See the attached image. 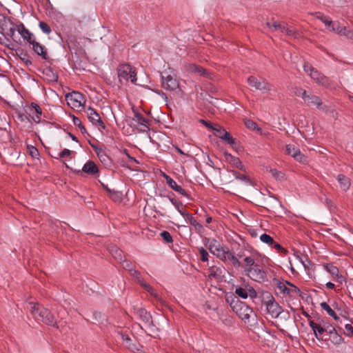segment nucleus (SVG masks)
Here are the masks:
<instances>
[{"label":"nucleus","mask_w":353,"mask_h":353,"mask_svg":"<svg viewBox=\"0 0 353 353\" xmlns=\"http://www.w3.org/2000/svg\"><path fill=\"white\" fill-rule=\"evenodd\" d=\"M263 303L265 305L268 313L272 318H277L283 312L282 307L275 301L274 296L266 292L263 296Z\"/></svg>","instance_id":"obj_7"},{"label":"nucleus","mask_w":353,"mask_h":353,"mask_svg":"<svg viewBox=\"0 0 353 353\" xmlns=\"http://www.w3.org/2000/svg\"><path fill=\"white\" fill-rule=\"evenodd\" d=\"M247 82L250 86L254 88L257 90L269 91L271 90L270 84L262 78L250 76L247 79Z\"/></svg>","instance_id":"obj_10"},{"label":"nucleus","mask_w":353,"mask_h":353,"mask_svg":"<svg viewBox=\"0 0 353 353\" xmlns=\"http://www.w3.org/2000/svg\"><path fill=\"white\" fill-rule=\"evenodd\" d=\"M235 294L242 299H247L248 296L247 290L241 287L236 288Z\"/></svg>","instance_id":"obj_51"},{"label":"nucleus","mask_w":353,"mask_h":353,"mask_svg":"<svg viewBox=\"0 0 353 353\" xmlns=\"http://www.w3.org/2000/svg\"><path fill=\"white\" fill-rule=\"evenodd\" d=\"M245 125L250 130L257 131L260 133L262 132V129L258 127L256 122L251 119H246L244 121Z\"/></svg>","instance_id":"obj_37"},{"label":"nucleus","mask_w":353,"mask_h":353,"mask_svg":"<svg viewBox=\"0 0 353 353\" xmlns=\"http://www.w3.org/2000/svg\"><path fill=\"white\" fill-rule=\"evenodd\" d=\"M307 93V91L301 88H294V94L297 97H301L303 99Z\"/></svg>","instance_id":"obj_58"},{"label":"nucleus","mask_w":353,"mask_h":353,"mask_svg":"<svg viewBox=\"0 0 353 353\" xmlns=\"http://www.w3.org/2000/svg\"><path fill=\"white\" fill-rule=\"evenodd\" d=\"M286 283L289 286L292 287V289H288V288L281 281H279L277 283V288L281 290L282 293H283L284 294H288L289 296H292L293 294H296L299 295L300 297L303 298V292L298 287L295 286L294 284L288 281H286Z\"/></svg>","instance_id":"obj_12"},{"label":"nucleus","mask_w":353,"mask_h":353,"mask_svg":"<svg viewBox=\"0 0 353 353\" xmlns=\"http://www.w3.org/2000/svg\"><path fill=\"white\" fill-rule=\"evenodd\" d=\"M20 54H19L20 59L26 64V65H31L32 64V61L30 59L29 54L27 52L23 50H20Z\"/></svg>","instance_id":"obj_38"},{"label":"nucleus","mask_w":353,"mask_h":353,"mask_svg":"<svg viewBox=\"0 0 353 353\" xmlns=\"http://www.w3.org/2000/svg\"><path fill=\"white\" fill-rule=\"evenodd\" d=\"M110 252L112 256L117 261H123V259L125 258L123 255V252L121 250L119 249L117 247L114 246L110 250Z\"/></svg>","instance_id":"obj_33"},{"label":"nucleus","mask_w":353,"mask_h":353,"mask_svg":"<svg viewBox=\"0 0 353 353\" xmlns=\"http://www.w3.org/2000/svg\"><path fill=\"white\" fill-rule=\"evenodd\" d=\"M323 267L333 277L342 279V275L339 274V268L334 265L333 263H325L323 265Z\"/></svg>","instance_id":"obj_29"},{"label":"nucleus","mask_w":353,"mask_h":353,"mask_svg":"<svg viewBox=\"0 0 353 353\" xmlns=\"http://www.w3.org/2000/svg\"><path fill=\"white\" fill-rule=\"evenodd\" d=\"M296 154H294L293 158L300 163H306L307 162V157L303 154L301 150H296Z\"/></svg>","instance_id":"obj_43"},{"label":"nucleus","mask_w":353,"mask_h":353,"mask_svg":"<svg viewBox=\"0 0 353 353\" xmlns=\"http://www.w3.org/2000/svg\"><path fill=\"white\" fill-rule=\"evenodd\" d=\"M28 148V152H29V154L32 157V158L33 159H39V152L38 150V149L33 146V145H28L27 146Z\"/></svg>","instance_id":"obj_45"},{"label":"nucleus","mask_w":353,"mask_h":353,"mask_svg":"<svg viewBox=\"0 0 353 353\" xmlns=\"http://www.w3.org/2000/svg\"><path fill=\"white\" fill-rule=\"evenodd\" d=\"M139 283L152 296L157 299L158 298V294L157 293V291L150 285L145 283L143 280H139Z\"/></svg>","instance_id":"obj_36"},{"label":"nucleus","mask_w":353,"mask_h":353,"mask_svg":"<svg viewBox=\"0 0 353 353\" xmlns=\"http://www.w3.org/2000/svg\"><path fill=\"white\" fill-rule=\"evenodd\" d=\"M270 172L271 173L272 176L278 181H282L285 179V174L281 171L277 170L275 168H270Z\"/></svg>","instance_id":"obj_39"},{"label":"nucleus","mask_w":353,"mask_h":353,"mask_svg":"<svg viewBox=\"0 0 353 353\" xmlns=\"http://www.w3.org/2000/svg\"><path fill=\"white\" fill-rule=\"evenodd\" d=\"M122 196L121 192L116 191L110 198L115 202H120L122 200Z\"/></svg>","instance_id":"obj_59"},{"label":"nucleus","mask_w":353,"mask_h":353,"mask_svg":"<svg viewBox=\"0 0 353 353\" xmlns=\"http://www.w3.org/2000/svg\"><path fill=\"white\" fill-rule=\"evenodd\" d=\"M72 97H73V98H71V99H73L74 103H76L74 104V105L76 107L77 106L79 107V106L83 105V104L85 102L84 96L82 94H81L80 92H74L73 95H72Z\"/></svg>","instance_id":"obj_31"},{"label":"nucleus","mask_w":353,"mask_h":353,"mask_svg":"<svg viewBox=\"0 0 353 353\" xmlns=\"http://www.w3.org/2000/svg\"><path fill=\"white\" fill-rule=\"evenodd\" d=\"M73 123L75 125L79 127L82 134H85L88 133L85 126L82 124L81 120L78 117L74 116L73 117Z\"/></svg>","instance_id":"obj_48"},{"label":"nucleus","mask_w":353,"mask_h":353,"mask_svg":"<svg viewBox=\"0 0 353 353\" xmlns=\"http://www.w3.org/2000/svg\"><path fill=\"white\" fill-rule=\"evenodd\" d=\"M43 74L46 77V79L51 83H56L58 81L59 75L56 71L54 70L50 66L46 67L43 70Z\"/></svg>","instance_id":"obj_23"},{"label":"nucleus","mask_w":353,"mask_h":353,"mask_svg":"<svg viewBox=\"0 0 353 353\" xmlns=\"http://www.w3.org/2000/svg\"><path fill=\"white\" fill-rule=\"evenodd\" d=\"M337 181H339L341 188L346 192L351 185L350 179L344 174H340L337 176Z\"/></svg>","instance_id":"obj_27"},{"label":"nucleus","mask_w":353,"mask_h":353,"mask_svg":"<svg viewBox=\"0 0 353 353\" xmlns=\"http://www.w3.org/2000/svg\"><path fill=\"white\" fill-rule=\"evenodd\" d=\"M19 33L23 39L27 41L29 43L34 39L33 34L25 27L23 23L19 22V24L16 25L15 30Z\"/></svg>","instance_id":"obj_20"},{"label":"nucleus","mask_w":353,"mask_h":353,"mask_svg":"<svg viewBox=\"0 0 353 353\" xmlns=\"http://www.w3.org/2000/svg\"><path fill=\"white\" fill-rule=\"evenodd\" d=\"M213 131L214 134L221 139H223L225 135L224 134H227L228 132L224 128H222L219 126L213 128Z\"/></svg>","instance_id":"obj_46"},{"label":"nucleus","mask_w":353,"mask_h":353,"mask_svg":"<svg viewBox=\"0 0 353 353\" xmlns=\"http://www.w3.org/2000/svg\"><path fill=\"white\" fill-rule=\"evenodd\" d=\"M30 313L37 321H41L47 325L59 329L57 321L54 314L47 308L37 303H30Z\"/></svg>","instance_id":"obj_1"},{"label":"nucleus","mask_w":353,"mask_h":353,"mask_svg":"<svg viewBox=\"0 0 353 353\" xmlns=\"http://www.w3.org/2000/svg\"><path fill=\"white\" fill-rule=\"evenodd\" d=\"M87 117L89 121L94 125H98L102 129L105 128V125L101 120L99 113L92 108L88 107L86 110Z\"/></svg>","instance_id":"obj_13"},{"label":"nucleus","mask_w":353,"mask_h":353,"mask_svg":"<svg viewBox=\"0 0 353 353\" xmlns=\"http://www.w3.org/2000/svg\"><path fill=\"white\" fill-rule=\"evenodd\" d=\"M321 307L322 309L325 310L327 313L330 316H332L334 320L338 321L339 319V317L337 316L336 312L331 308V307L326 302L321 303Z\"/></svg>","instance_id":"obj_34"},{"label":"nucleus","mask_w":353,"mask_h":353,"mask_svg":"<svg viewBox=\"0 0 353 353\" xmlns=\"http://www.w3.org/2000/svg\"><path fill=\"white\" fill-rule=\"evenodd\" d=\"M117 333L123 341V345L130 352L134 353H145L143 350V347L138 342L134 343L128 334L123 332H118Z\"/></svg>","instance_id":"obj_8"},{"label":"nucleus","mask_w":353,"mask_h":353,"mask_svg":"<svg viewBox=\"0 0 353 353\" xmlns=\"http://www.w3.org/2000/svg\"><path fill=\"white\" fill-rule=\"evenodd\" d=\"M247 292L248 293V296H250L252 299L256 298L257 296L256 290L251 286H249Z\"/></svg>","instance_id":"obj_63"},{"label":"nucleus","mask_w":353,"mask_h":353,"mask_svg":"<svg viewBox=\"0 0 353 353\" xmlns=\"http://www.w3.org/2000/svg\"><path fill=\"white\" fill-rule=\"evenodd\" d=\"M71 153V150L65 148L61 152L58 153L57 156L52 155V157L58 159L59 158H65L66 157H69L70 156Z\"/></svg>","instance_id":"obj_53"},{"label":"nucleus","mask_w":353,"mask_h":353,"mask_svg":"<svg viewBox=\"0 0 353 353\" xmlns=\"http://www.w3.org/2000/svg\"><path fill=\"white\" fill-rule=\"evenodd\" d=\"M160 236L162 237V239L168 243H170L173 242L172 237L169 232L168 231H163L160 233Z\"/></svg>","instance_id":"obj_52"},{"label":"nucleus","mask_w":353,"mask_h":353,"mask_svg":"<svg viewBox=\"0 0 353 353\" xmlns=\"http://www.w3.org/2000/svg\"><path fill=\"white\" fill-rule=\"evenodd\" d=\"M296 150H300L299 148H296L294 145L288 144L286 145V152L288 154L294 157V154H296Z\"/></svg>","instance_id":"obj_54"},{"label":"nucleus","mask_w":353,"mask_h":353,"mask_svg":"<svg viewBox=\"0 0 353 353\" xmlns=\"http://www.w3.org/2000/svg\"><path fill=\"white\" fill-rule=\"evenodd\" d=\"M303 70L316 83L325 88H330L332 86L331 80L314 68L310 63H304Z\"/></svg>","instance_id":"obj_3"},{"label":"nucleus","mask_w":353,"mask_h":353,"mask_svg":"<svg viewBox=\"0 0 353 353\" xmlns=\"http://www.w3.org/2000/svg\"><path fill=\"white\" fill-rule=\"evenodd\" d=\"M199 252L200 254V259L201 261L206 262L208 261L209 254L204 248L201 247L200 248H199Z\"/></svg>","instance_id":"obj_50"},{"label":"nucleus","mask_w":353,"mask_h":353,"mask_svg":"<svg viewBox=\"0 0 353 353\" xmlns=\"http://www.w3.org/2000/svg\"><path fill=\"white\" fill-rule=\"evenodd\" d=\"M267 27L270 29L271 31H281V27L283 26V23H278V22H274L272 23L270 22H266Z\"/></svg>","instance_id":"obj_44"},{"label":"nucleus","mask_w":353,"mask_h":353,"mask_svg":"<svg viewBox=\"0 0 353 353\" xmlns=\"http://www.w3.org/2000/svg\"><path fill=\"white\" fill-rule=\"evenodd\" d=\"M79 172H81V171H79ZM81 172L85 173L88 175L98 176L99 170L94 161L89 160L83 166Z\"/></svg>","instance_id":"obj_19"},{"label":"nucleus","mask_w":353,"mask_h":353,"mask_svg":"<svg viewBox=\"0 0 353 353\" xmlns=\"http://www.w3.org/2000/svg\"><path fill=\"white\" fill-rule=\"evenodd\" d=\"M223 267L213 265L208 269V276L215 279H221L223 277Z\"/></svg>","instance_id":"obj_24"},{"label":"nucleus","mask_w":353,"mask_h":353,"mask_svg":"<svg viewBox=\"0 0 353 353\" xmlns=\"http://www.w3.org/2000/svg\"><path fill=\"white\" fill-rule=\"evenodd\" d=\"M0 34L5 37L6 41H10L8 37L16 41L15 36V26L12 21L7 18L4 14H0Z\"/></svg>","instance_id":"obj_6"},{"label":"nucleus","mask_w":353,"mask_h":353,"mask_svg":"<svg viewBox=\"0 0 353 353\" xmlns=\"http://www.w3.org/2000/svg\"><path fill=\"white\" fill-rule=\"evenodd\" d=\"M129 272H130V274L132 276L136 277L138 279V281L139 280H143L142 279H141V273L139 271H137L133 268L132 271H129Z\"/></svg>","instance_id":"obj_64"},{"label":"nucleus","mask_w":353,"mask_h":353,"mask_svg":"<svg viewBox=\"0 0 353 353\" xmlns=\"http://www.w3.org/2000/svg\"><path fill=\"white\" fill-rule=\"evenodd\" d=\"M271 248L275 249L278 253L282 254L283 256H285L288 253L287 249L283 248L281 244L276 241H274V243L272 244Z\"/></svg>","instance_id":"obj_42"},{"label":"nucleus","mask_w":353,"mask_h":353,"mask_svg":"<svg viewBox=\"0 0 353 353\" xmlns=\"http://www.w3.org/2000/svg\"><path fill=\"white\" fill-rule=\"evenodd\" d=\"M134 116L133 120L137 121L139 124L143 125L144 128L149 130V127L147 123H148V119H146L141 113L138 111L133 110Z\"/></svg>","instance_id":"obj_28"},{"label":"nucleus","mask_w":353,"mask_h":353,"mask_svg":"<svg viewBox=\"0 0 353 353\" xmlns=\"http://www.w3.org/2000/svg\"><path fill=\"white\" fill-rule=\"evenodd\" d=\"M101 163L107 168H110L113 163L112 159L107 154L106 152L101 148L92 145Z\"/></svg>","instance_id":"obj_14"},{"label":"nucleus","mask_w":353,"mask_h":353,"mask_svg":"<svg viewBox=\"0 0 353 353\" xmlns=\"http://www.w3.org/2000/svg\"><path fill=\"white\" fill-rule=\"evenodd\" d=\"M39 26L45 34H49L52 31L50 27L44 21H40Z\"/></svg>","instance_id":"obj_56"},{"label":"nucleus","mask_w":353,"mask_h":353,"mask_svg":"<svg viewBox=\"0 0 353 353\" xmlns=\"http://www.w3.org/2000/svg\"><path fill=\"white\" fill-rule=\"evenodd\" d=\"M167 185L175 192L183 195V196L189 199L190 196L187 191L184 190L181 185H178L176 182L172 179L170 176L164 174H163Z\"/></svg>","instance_id":"obj_15"},{"label":"nucleus","mask_w":353,"mask_h":353,"mask_svg":"<svg viewBox=\"0 0 353 353\" xmlns=\"http://www.w3.org/2000/svg\"><path fill=\"white\" fill-rule=\"evenodd\" d=\"M232 310L239 316V318L245 321L249 322V319L252 314L256 316L252 307L248 306L245 303L236 300L231 303Z\"/></svg>","instance_id":"obj_5"},{"label":"nucleus","mask_w":353,"mask_h":353,"mask_svg":"<svg viewBox=\"0 0 353 353\" xmlns=\"http://www.w3.org/2000/svg\"><path fill=\"white\" fill-rule=\"evenodd\" d=\"M117 72L121 83L123 80L125 81L130 80L133 84H136L137 81L136 70L129 63L119 64L117 68Z\"/></svg>","instance_id":"obj_4"},{"label":"nucleus","mask_w":353,"mask_h":353,"mask_svg":"<svg viewBox=\"0 0 353 353\" xmlns=\"http://www.w3.org/2000/svg\"><path fill=\"white\" fill-rule=\"evenodd\" d=\"M30 108L34 109L36 112V115L32 117L33 121L36 123H39V121L41 120V116L42 114L41 108H40V106L38 104H37L34 102L31 103Z\"/></svg>","instance_id":"obj_32"},{"label":"nucleus","mask_w":353,"mask_h":353,"mask_svg":"<svg viewBox=\"0 0 353 353\" xmlns=\"http://www.w3.org/2000/svg\"><path fill=\"white\" fill-rule=\"evenodd\" d=\"M280 32L288 36H293L296 33L294 29L288 26V25L285 23H283V26Z\"/></svg>","instance_id":"obj_41"},{"label":"nucleus","mask_w":353,"mask_h":353,"mask_svg":"<svg viewBox=\"0 0 353 353\" xmlns=\"http://www.w3.org/2000/svg\"><path fill=\"white\" fill-rule=\"evenodd\" d=\"M321 325L323 327V329L325 330V331L326 332L327 334L332 332V330H334L335 329V327L332 325H331L329 323H325L323 321H322Z\"/></svg>","instance_id":"obj_60"},{"label":"nucleus","mask_w":353,"mask_h":353,"mask_svg":"<svg viewBox=\"0 0 353 353\" xmlns=\"http://www.w3.org/2000/svg\"><path fill=\"white\" fill-rule=\"evenodd\" d=\"M189 223L194 227L195 230L199 232H201L203 230V225L199 223L197 220L193 216L192 219H190Z\"/></svg>","instance_id":"obj_47"},{"label":"nucleus","mask_w":353,"mask_h":353,"mask_svg":"<svg viewBox=\"0 0 353 353\" xmlns=\"http://www.w3.org/2000/svg\"><path fill=\"white\" fill-rule=\"evenodd\" d=\"M224 157L225 161L232 167L245 171V168L239 157H234L228 152H224Z\"/></svg>","instance_id":"obj_18"},{"label":"nucleus","mask_w":353,"mask_h":353,"mask_svg":"<svg viewBox=\"0 0 353 353\" xmlns=\"http://www.w3.org/2000/svg\"><path fill=\"white\" fill-rule=\"evenodd\" d=\"M228 261H230L231 264L236 268H239L241 267L243 268V266H244V265L241 263L239 259L229 250H227L225 254V262Z\"/></svg>","instance_id":"obj_25"},{"label":"nucleus","mask_w":353,"mask_h":353,"mask_svg":"<svg viewBox=\"0 0 353 353\" xmlns=\"http://www.w3.org/2000/svg\"><path fill=\"white\" fill-rule=\"evenodd\" d=\"M188 70L192 72L197 73L201 76H205L207 74L205 69L195 64H190L188 66Z\"/></svg>","instance_id":"obj_35"},{"label":"nucleus","mask_w":353,"mask_h":353,"mask_svg":"<svg viewBox=\"0 0 353 353\" xmlns=\"http://www.w3.org/2000/svg\"><path fill=\"white\" fill-rule=\"evenodd\" d=\"M245 263L243 266L244 273L252 280L256 282H263L267 279V274L261 265L255 263L254 259L251 256H245Z\"/></svg>","instance_id":"obj_2"},{"label":"nucleus","mask_w":353,"mask_h":353,"mask_svg":"<svg viewBox=\"0 0 353 353\" xmlns=\"http://www.w3.org/2000/svg\"><path fill=\"white\" fill-rule=\"evenodd\" d=\"M161 85L162 88L168 91H174L179 88V81L172 75L167 74L164 76L161 74Z\"/></svg>","instance_id":"obj_11"},{"label":"nucleus","mask_w":353,"mask_h":353,"mask_svg":"<svg viewBox=\"0 0 353 353\" xmlns=\"http://www.w3.org/2000/svg\"><path fill=\"white\" fill-rule=\"evenodd\" d=\"M223 139L222 140L225 141L227 143L232 145L236 143V139L233 138L230 134L228 132L227 134H224Z\"/></svg>","instance_id":"obj_57"},{"label":"nucleus","mask_w":353,"mask_h":353,"mask_svg":"<svg viewBox=\"0 0 353 353\" xmlns=\"http://www.w3.org/2000/svg\"><path fill=\"white\" fill-rule=\"evenodd\" d=\"M303 101L307 105H316L319 109H324L323 107H322L323 102L318 96L307 94V92Z\"/></svg>","instance_id":"obj_21"},{"label":"nucleus","mask_w":353,"mask_h":353,"mask_svg":"<svg viewBox=\"0 0 353 353\" xmlns=\"http://www.w3.org/2000/svg\"><path fill=\"white\" fill-rule=\"evenodd\" d=\"M309 325H310V327L312 329L316 338L319 341H322L323 338L321 336L324 333H326V332L323 329V327L322 326L321 323H317L313 321H310Z\"/></svg>","instance_id":"obj_22"},{"label":"nucleus","mask_w":353,"mask_h":353,"mask_svg":"<svg viewBox=\"0 0 353 353\" xmlns=\"http://www.w3.org/2000/svg\"><path fill=\"white\" fill-rule=\"evenodd\" d=\"M119 262L121 264L123 269H125L128 271L133 270V268H134L133 265L130 261H128L124 258V259H123V261H119Z\"/></svg>","instance_id":"obj_49"},{"label":"nucleus","mask_w":353,"mask_h":353,"mask_svg":"<svg viewBox=\"0 0 353 353\" xmlns=\"http://www.w3.org/2000/svg\"><path fill=\"white\" fill-rule=\"evenodd\" d=\"M208 249L210 252L223 262H225V254L227 250H225L221 244L215 239L208 240Z\"/></svg>","instance_id":"obj_9"},{"label":"nucleus","mask_w":353,"mask_h":353,"mask_svg":"<svg viewBox=\"0 0 353 353\" xmlns=\"http://www.w3.org/2000/svg\"><path fill=\"white\" fill-rule=\"evenodd\" d=\"M325 26H327V28L330 31H334V32L338 30V29L339 28V26L338 23L333 22L330 19L328 21V23H325Z\"/></svg>","instance_id":"obj_55"},{"label":"nucleus","mask_w":353,"mask_h":353,"mask_svg":"<svg viewBox=\"0 0 353 353\" xmlns=\"http://www.w3.org/2000/svg\"><path fill=\"white\" fill-rule=\"evenodd\" d=\"M30 44L32 46V50L37 55L40 56L44 60L50 61L47 50L44 46L37 42L35 39H33Z\"/></svg>","instance_id":"obj_16"},{"label":"nucleus","mask_w":353,"mask_h":353,"mask_svg":"<svg viewBox=\"0 0 353 353\" xmlns=\"http://www.w3.org/2000/svg\"><path fill=\"white\" fill-rule=\"evenodd\" d=\"M135 314L145 323L146 326L150 327L153 325L152 317L150 313L147 312L145 308L139 307L137 309Z\"/></svg>","instance_id":"obj_17"},{"label":"nucleus","mask_w":353,"mask_h":353,"mask_svg":"<svg viewBox=\"0 0 353 353\" xmlns=\"http://www.w3.org/2000/svg\"><path fill=\"white\" fill-rule=\"evenodd\" d=\"M260 240L263 243L268 245L270 247L272 245L273 243H274V239L271 236L265 233H263L260 236Z\"/></svg>","instance_id":"obj_40"},{"label":"nucleus","mask_w":353,"mask_h":353,"mask_svg":"<svg viewBox=\"0 0 353 353\" xmlns=\"http://www.w3.org/2000/svg\"><path fill=\"white\" fill-rule=\"evenodd\" d=\"M232 172L236 179L243 181L246 185L252 186L255 185V183L252 180H251L248 176L240 174L239 172L235 170H232Z\"/></svg>","instance_id":"obj_30"},{"label":"nucleus","mask_w":353,"mask_h":353,"mask_svg":"<svg viewBox=\"0 0 353 353\" xmlns=\"http://www.w3.org/2000/svg\"><path fill=\"white\" fill-rule=\"evenodd\" d=\"M346 332L345 333L347 336H351L353 335V327L351 324H346L345 325Z\"/></svg>","instance_id":"obj_62"},{"label":"nucleus","mask_w":353,"mask_h":353,"mask_svg":"<svg viewBox=\"0 0 353 353\" xmlns=\"http://www.w3.org/2000/svg\"><path fill=\"white\" fill-rule=\"evenodd\" d=\"M316 17L317 19H320L325 24L328 23V21L330 20L329 17L325 16L323 14H322L321 12H316Z\"/></svg>","instance_id":"obj_61"},{"label":"nucleus","mask_w":353,"mask_h":353,"mask_svg":"<svg viewBox=\"0 0 353 353\" xmlns=\"http://www.w3.org/2000/svg\"><path fill=\"white\" fill-rule=\"evenodd\" d=\"M327 334L329 340L335 345H341L343 342V338L337 332L336 328Z\"/></svg>","instance_id":"obj_26"}]
</instances>
